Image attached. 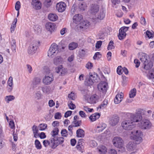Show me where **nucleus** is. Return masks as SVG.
I'll return each instance as SVG.
<instances>
[{
  "label": "nucleus",
  "mask_w": 154,
  "mask_h": 154,
  "mask_svg": "<svg viewBox=\"0 0 154 154\" xmlns=\"http://www.w3.org/2000/svg\"><path fill=\"white\" fill-rule=\"evenodd\" d=\"M139 127L142 129L148 130L150 129L152 125L150 121L148 119H143L138 124Z\"/></svg>",
  "instance_id": "nucleus-6"
},
{
  "label": "nucleus",
  "mask_w": 154,
  "mask_h": 154,
  "mask_svg": "<svg viewBox=\"0 0 154 154\" xmlns=\"http://www.w3.org/2000/svg\"><path fill=\"white\" fill-rule=\"evenodd\" d=\"M86 7V5L82 3H80L79 5V8L80 9V11H84Z\"/></svg>",
  "instance_id": "nucleus-45"
},
{
  "label": "nucleus",
  "mask_w": 154,
  "mask_h": 154,
  "mask_svg": "<svg viewBox=\"0 0 154 154\" xmlns=\"http://www.w3.org/2000/svg\"><path fill=\"white\" fill-rule=\"evenodd\" d=\"M58 18L57 15L54 13H50L49 14V20L52 21L57 20Z\"/></svg>",
  "instance_id": "nucleus-28"
},
{
  "label": "nucleus",
  "mask_w": 154,
  "mask_h": 154,
  "mask_svg": "<svg viewBox=\"0 0 154 154\" xmlns=\"http://www.w3.org/2000/svg\"><path fill=\"white\" fill-rule=\"evenodd\" d=\"M108 103V100L105 99L101 104L99 106V108L100 109H104L105 108Z\"/></svg>",
  "instance_id": "nucleus-37"
},
{
  "label": "nucleus",
  "mask_w": 154,
  "mask_h": 154,
  "mask_svg": "<svg viewBox=\"0 0 154 154\" xmlns=\"http://www.w3.org/2000/svg\"><path fill=\"white\" fill-rule=\"evenodd\" d=\"M47 124L44 123L40 124L38 126V129L40 131H44L47 128Z\"/></svg>",
  "instance_id": "nucleus-38"
},
{
  "label": "nucleus",
  "mask_w": 154,
  "mask_h": 154,
  "mask_svg": "<svg viewBox=\"0 0 154 154\" xmlns=\"http://www.w3.org/2000/svg\"><path fill=\"white\" fill-rule=\"evenodd\" d=\"M56 72L61 75H63L67 72L66 69L63 68L62 66L60 65L56 68Z\"/></svg>",
  "instance_id": "nucleus-14"
},
{
  "label": "nucleus",
  "mask_w": 154,
  "mask_h": 154,
  "mask_svg": "<svg viewBox=\"0 0 154 154\" xmlns=\"http://www.w3.org/2000/svg\"><path fill=\"white\" fill-rule=\"evenodd\" d=\"M35 33L37 34H39L41 31V29L40 27L39 26H38L37 27H35Z\"/></svg>",
  "instance_id": "nucleus-59"
},
{
  "label": "nucleus",
  "mask_w": 154,
  "mask_h": 154,
  "mask_svg": "<svg viewBox=\"0 0 154 154\" xmlns=\"http://www.w3.org/2000/svg\"><path fill=\"white\" fill-rule=\"evenodd\" d=\"M39 46V42L35 41L32 42L30 45L28 49V53L32 55L35 53Z\"/></svg>",
  "instance_id": "nucleus-5"
},
{
  "label": "nucleus",
  "mask_w": 154,
  "mask_h": 154,
  "mask_svg": "<svg viewBox=\"0 0 154 154\" xmlns=\"http://www.w3.org/2000/svg\"><path fill=\"white\" fill-rule=\"evenodd\" d=\"M35 147L38 149H41L42 148V146L40 141L37 139H36L35 142Z\"/></svg>",
  "instance_id": "nucleus-40"
},
{
  "label": "nucleus",
  "mask_w": 154,
  "mask_h": 154,
  "mask_svg": "<svg viewBox=\"0 0 154 154\" xmlns=\"http://www.w3.org/2000/svg\"><path fill=\"white\" fill-rule=\"evenodd\" d=\"M73 123L74 124V127H77L80 126L82 124V121L81 120L76 121H73Z\"/></svg>",
  "instance_id": "nucleus-48"
},
{
  "label": "nucleus",
  "mask_w": 154,
  "mask_h": 154,
  "mask_svg": "<svg viewBox=\"0 0 154 154\" xmlns=\"http://www.w3.org/2000/svg\"><path fill=\"white\" fill-rule=\"evenodd\" d=\"M102 44V42L101 41H97L95 47L97 49L100 48L101 47Z\"/></svg>",
  "instance_id": "nucleus-63"
},
{
  "label": "nucleus",
  "mask_w": 154,
  "mask_h": 154,
  "mask_svg": "<svg viewBox=\"0 0 154 154\" xmlns=\"http://www.w3.org/2000/svg\"><path fill=\"white\" fill-rule=\"evenodd\" d=\"M83 19L82 15L80 14L75 15L73 17V22L76 24L79 23Z\"/></svg>",
  "instance_id": "nucleus-15"
},
{
  "label": "nucleus",
  "mask_w": 154,
  "mask_h": 154,
  "mask_svg": "<svg viewBox=\"0 0 154 154\" xmlns=\"http://www.w3.org/2000/svg\"><path fill=\"white\" fill-rule=\"evenodd\" d=\"M131 138L134 140L137 144H139L142 140V132L140 130L134 131L131 132Z\"/></svg>",
  "instance_id": "nucleus-3"
},
{
  "label": "nucleus",
  "mask_w": 154,
  "mask_h": 154,
  "mask_svg": "<svg viewBox=\"0 0 154 154\" xmlns=\"http://www.w3.org/2000/svg\"><path fill=\"white\" fill-rule=\"evenodd\" d=\"M97 100V95H94L90 97L89 102L91 104H94L96 103Z\"/></svg>",
  "instance_id": "nucleus-31"
},
{
  "label": "nucleus",
  "mask_w": 154,
  "mask_h": 154,
  "mask_svg": "<svg viewBox=\"0 0 154 154\" xmlns=\"http://www.w3.org/2000/svg\"><path fill=\"white\" fill-rule=\"evenodd\" d=\"M108 84L106 82H102L98 85L97 88L98 90L103 93V95H104L107 89Z\"/></svg>",
  "instance_id": "nucleus-8"
},
{
  "label": "nucleus",
  "mask_w": 154,
  "mask_h": 154,
  "mask_svg": "<svg viewBox=\"0 0 154 154\" xmlns=\"http://www.w3.org/2000/svg\"><path fill=\"white\" fill-rule=\"evenodd\" d=\"M140 60L143 64L145 62H147L149 60L147 59V55L145 54L144 55H143L140 58Z\"/></svg>",
  "instance_id": "nucleus-39"
},
{
  "label": "nucleus",
  "mask_w": 154,
  "mask_h": 154,
  "mask_svg": "<svg viewBox=\"0 0 154 154\" xmlns=\"http://www.w3.org/2000/svg\"><path fill=\"white\" fill-rule=\"evenodd\" d=\"M78 46V44L75 42H72L69 44V49L70 50H73L75 49Z\"/></svg>",
  "instance_id": "nucleus-35"
},
{
  "label": "nucleus",
  "mask_w": 154,
  "mask_h": 154,
  "mask_svg": "<svg viewBox=\"0 0 154 154\" xmlns=\"http://www.w3.org/2000/svg\"><path fill=\"white\" fill-rule=\"evenodd\" d=\"M41 82V79L38 77H35L32 81V85L33 88L37 87L38 85L40 84Z\"/></svg>",
  "instance_id": "nucleus-20"
},
{
  "label": "nucleus",
  "mask_w": 154,
  "mask_h": 154,
  "mask_svg": "<svg viewBox=\"0 0 154 154\" xmlns=\"http://www.w3.org/2000/svg\"><path fill=\"white\" fill-rule=\"evenodd\" d=\"M95 16L96 18L101 20L104 17L105 14L103 9H100Z\"/></svg>",
  "instance_id": "nucleus-19"
},
{
  "label": "nucleus",
  "mask_w": 154,
  "mask_h": 154,
  "mask_svg": "<svg viewBox=\"0 0 154 154\" xmlns=\"http://www.w3.org/2000/svg\"><path fill=\"white\" fill-rule=\"evenodd\" d=\"M90 145L91 147H94L97 146V143L95 140H91L90 141Z\"/></svg>",
  "instance_id": "nucleus-54"
},
{
  "label": "nucleus",
  "mask_w": 154,
  "mask_h": 154,
  "mask_svg": "<svg viewBox=\"0 0 154 154\" xmlns=\"http://www.w3.org/2000/svg\"><path fill=\"white\" fill-rule=\"evenodd\" d=\"M84 109L85 111L87 112H92L93 110V109L90 108L86 106L84 107Z\"/></svg>",
  "instance_id": "nucleus-61"
},
{
  "label": "nucleus",
  "mask_w": 154,
  "mask_h": 154,
  "mask_svg": "<svg viewBox=\"0 0 154 154\" xmlns=\"http://www.w3.org/2000/svg\"><path fill=\"white\" fill-rule=\"evenodd\" d=\"M8 85L9 87L8 89V91L9 92L11 91L13 89V80L12 78L11 77H10L8 82Z\"/></svg>",
  "instance_id": "nucleus-30"
},
{
  "label": "nucleus",
  "mask_w": 154,
  "mask_h": 154,
  "mask_svg": "<svg viewBox=\"0 0 154 154\" xmlns=\"http://www.w3.org/2000/svg\"><path fill=\"white\" fill-rule=\"evenodd\" d=\"M109 154H117L116 151L114 149H109L108 152Z\"/></svg>",
  "instance_id": "nucleus-64"
},
{
  "label": "nucleus",
  "mask_w": 154,
  "mask_h": 154,
  "mask_svg": "<svg viewBox=\"0 0 154 154\" xmlns=\"http://www.w3.org/2000/svg\"><path fill=\"white\" fill-rule=\"evenodd\" d=\"M106 127V125L103 123L99 124L96 128V130L99 132L102 131Z\"/></svg>",
  "instance_id": "nucleus-23"
},
{
  "label": "nucleus",
  "mask_w": 154,
  "mask_h": 154,
  "mask_svg": "<svg viewBox=\"0 0 154 154\" xmlns=\"http://www.w3.org/2000/svg\"><path fill=\"white\" fill-rule=\"evenodd\" d=\"M61 134L62 137H66L68 135V132L67 131L66 129H62L61 131Z\"/></svg>",
  "instance_id": "nucleus-43"
},
{
  "label": "nucleus",
  "mask_w": 154,
  "mask_h": 154,
  "mask_svg": "<svg viewBox=\"0 0 154 154\" xmlns=\"http://www.w3.org/2000/svg\"><path fill=\"white\" fill-rule=\"evenodd\" d=\"M117 73L120 75L122 74V68L121 66H118L117 69Z\"/></svg>",
  "instance_id": "nucleus-57"
},
{
  "label": "nucleus",
  "mask_w": 154,
  "mask_h": 154,
  "mask_svg": "<svg viewBox=\"0 0 154 154\" xmlns=\"http://www.w3.org/2000/svg\"><path fill=\"white\" fill-rule=\"evenodd\" d=\"M127 149L130 151H133L135 149V145L134 143L130 142L127 146Z\"/></svg>",
  "instance_id": "nucleus-24"
},
{
  "label": "nucleus",
  "mask_w": 154,
  "mask_h": 154,
  "mask_svg": "<svg viewBox=\"0 0 154 154\" xmlns=\"http://www.w3.org/2000/svg\"><path fill=\"white\" fill-rule=\"evenodd\" d=\"M123 97V94L122 93L116 95L114 100L115 103L117 104L119 103L122 100Z\"/></svg>",
  "instance_id": "nucleus-16"
},
{
  "label": "nucleus",
  "mask_w": 154,
  "mask_h": 154,
  "mask_svg": "<svg viewBox=\"0 0 154 154\" xmlns=\"http://www.w3.org/2000/svg\"><path fill=\"white\" fill-rule=\"evenodd\" d=\"M13 44L11 45V48L13 52H15L16 50V42L15 40H13Z\"/></svg>",
  "instance_id": "nucleus-46"
},
{
  "label": "nucleus",
  "mask_w": 154,
  "mask_h": 154,
  "mask_svg": "<svg viewBox=\"0 0 154 154\" xmlns=\"http://www.w3.org/2000/svg\"><path fill=\"white\" fill-rule=\"evenodd\" d=\"M100 116V114L99 113H95L92 114L89 118L92 122H94L99 119Z\"/></svg>",
  "instance_id": "nucleus-22"
},
{
  "label": "nucleus",
  "mask_w": 154,
  "mask_h": 154,
  "mask_svg": "<svg viewBox=\"0 0 154 154\" xmlns=\"http://www.w3.org/2000/svg\"><path fill=\"white\" fill-rule=\"evenodd\" d=\"M99 6L97 4H92L90 9L91 13L95 15L100 11Z\"/></svg>",
  "instance_id": "nucleus-13"
},
{
  "label": "nucleus",
  "mask_w": 154,
  "mask_h": 154,
  "mask_svg": "<svg viewBox=\"0 0 154 154\" xmlns=\"http://www.w3.org/2000/svg\"><path fill=\"white\" fill-rule=\"evenodd\" d=\"M66 4L63 2H60L57 3L56 5V8L57 11L60 12L64 11L66 8Z\"/></svg>",
  "instance_id": "nucleus-9"
},
{
  "label": "nucleus",
  "mask_w": 154,
  "mask_h": 154,
  "mask_svg": "<svg viewBox=\"0 0 154 154\" xmlns=\"http://www.w3.org/2000/svg\"><path fill=\"white\" fill-rule=\"evenodd\" d=\"M122 128L125 130H129L132 129L135 127L133 122L129 118L122 122Z\"/></svg>",
  "instance_id": "nucleus-7"
},
{
  "label": "nucleus",
  "mask_w": 154,
  "mask_h": 154,
  "mask_svg": "<svg viewBox=\"0 0 154 154\" xmlns=\"http://www.w3.org/2000/svg\"><path fill=\"white\" fill-rule=\"evenodd\" d=\"M143 110L141 109H137L136 111V113L134 114H131L129 116L130 117L129 118L130 120L133 122H138L141 121L142 119L141 113Z\"/></svg>",
  "instance_id": "nucleus-2"
},
{
  "label": "nucleus",
  "mask_w": 154,
  "mask_h": 154,
  "mask_svg": "<svg viewBox=\"0 0 154 154\" xmlns=\"http://www.w3.org/2000/svg\"><path fill=\"white\" fill-rule=\"evenodd\" d=\"M136 89L135 88L131 90L129 93V97L131 98L134 97L136 95Z\"/></svg>",
  "instance_id": "nucleus-36"
},
{
  "label": "nucleus",
  "mask_w": 154,
  "mask_h": 154,
  "mask_svg": "<svg viewBox=\"0 0 154 154\" xmlns=\"http://www.w3.org/2000/svg\"><path fill=\"white\" fill-rule=\"evenodd\" d=\"M101 55L99 52H97L94 54L93 58L94 60H96L97 59L100 58L101 57Z\"/></svg>",
  "instance_id": "nucleus-53"
},
{
  "label": "nucleus",
  "mask_w": 154,
  "mask_h": 154,
  "mask_svg": "<svg viewBox=\"0 0 154 154\" xmlns=\"http://www.w3.org/2000/svg\"><path fill=\"white\" fill-rule=\"evenodd\" d=\"M55 26L56 25L53 23H49V31L51 34L55 30Z\"/></svg>",
  "instance_id": "nucleus-32"
},
{
  "label": "nucleus",
  "mask_w": 154,
  "mask_h": 154,
  "mask_svg": "<svg viewBox=\"0 0 154 154\" xmlns=\"http://www.w3.org/2000/svg\"><path fill=\"white\" fill-rule=\"evenodd\" d=\"M57 45L55 43L53 44L51 46L49 49L51 54H52L55 53L57 49Z\"/></svg>",
  "instance_id": "nucleus-26"
},
{
  "label": "nucleus",
  "mask_w": 154,
  "mask_h": 154,
  "mask_svg": "<svg viewBox=\"0 0 154 154\" xmlns=\"http://www.w3.org/2000/svg\"><path fill=\"white\" fill-rule=\"evenodd\" d=\"M90 23L88 21H84L80 23L79 24V26L80 29H87L90 25Z\"/></svg>",
  "instance_id": "nucleus-17"
},
{
  "label": "nucleus",
  "mask_w": 154,
  "mask_h": 154,
  "mask_svg": "<svg viewBox=\"0 0 154 154\" xmlns=\"http://www.w3.org/2000/svg\"><path fill=\"white\" fill-rule=\"evenodd\" d=\"M97 149L100 154H104L107 152V149L104 146H99L97 147Z\"/></svg>",
  "instance_id": "nucleus-18"
},
{
  "label": "nucleus",
  "mask_w": 154,
  "mask_h": 154,
  "mask_svg": "<svg viewBox=\"0 0 154 154\" xmlns=\"http://www.w3.org/2000/svg\"><path fill=\"white\" fill-rule=\"evenodd\" d=\"M68 97L70 99L74 100L76 98V95L74 93H73L72 92L70 94H68Z\"/></svg>",
  "instance_id": "nucleus-47"
},
{
  "label": "nucleus",
  "mask_w": 154,
  "mask_h": 154,
  "mask_svg": "<svg viewBox=\"0 0 154 154\" xmlns=\"http://www.w3.org/2000/svg\"><path fill=\"white\" fill-rule=\"evenodd\" d=\"M68 106L69 109H73L75 108V105L73 104L71 101H70L68 103Z\"/></svg>",
  "instance_id": "nucleus-52"
},
{
  "label": "nucleus",
  "mask_w": 154,
  "mask_h": 154,
  "mask_svg": "<svg viewBox=\"0 0 154 154\" xmlns=\"http://www.w3.org/2000/svg\"><path fill=\"white\" fill-rule=\"evenodd\" d=\"M89 78L88 81L92 83L94 82H98V79H97V76L94 74L92 75L91 73H89Z\"/></svg>",
  "instance_id": "nucleus-21"
},
{
  "label": "nucleus",
  "mask_w": 154,
  "mask_h": 154,
  "mask_svg": "<svg viewBox=\"0 0 154 154\" xmlns=\"http://www.w3.org/2000/svg\"><path fill=\"white\" fill-rule=\"evenodd\" d=\"M32 129L34 137L35 138H37V136H38V133L39 130L38 127L37 126L35 125H34L32 127Z\"/></svg>",
  "instance_id": "nucleus-25"
},
{
  "label": "nucleus",
  "mask_w": 154,
  "mask_h": 154,
  "mask_svg": "<svg viewBox=\"0 0 154 154\" xmlns=\"http://www.w3.org/2000/svg\"><path fill=\"white\" fill-rule=\"evenodd\" d=\"M43 73L45 75V77L43 79V83L45 85H48V67L45 66L43 68Z\"/></svg>",
  "instance_id": "nucleus-10"
},
{
  "label": "nucleus",
  "mask_w": 154,
  "mask_h": 154,
  "mask_svg": "<svg viewBox=\"0 0 154 154\" xmlns=\"http://www.w3.org/2000/svg\"><path fill=\"white\" fill-rule=\"evenodd\" d=\"M114 146L119 149H121L122 152L125 151V148L123 147V141L122 139L119 137H115L112 140Z\"/></svg>",
  "instance_id": "nucleus-4"
},
{
  "label": "nucleus",
  "mask_w": 154,
  "mask_h": 154,
  "mask_svg": "<svg viewBox=\"0 0 154 154\" xmlns=\"http://www.w3.org/2000/svg\"><path fill=\"white\" fill-rule=\"evenodd\" d=\"M114 43L113 41L111 40L110 41L108 46L107 49L108 50H111L115 48L114 45Z\"/></svg>",
  "instance_id": "nucleus-41"
},
{
  "label": "nucleus",
  "mask_w": 154,
  "mask_h": 154,
  "mask_svg": "<svg viewBox=\"0 0 154 154\" xmlns=\"http://www.w3.org/2000/svg\"><path fill=\"white\" fill-rule=\"evenodd\" d=\"M21 7V4L20 2L19 1H17L16 2L15 5V9L16 11L19 10Z\"/></svg>",
  "instance_id": "nucleus-49"
},
{
  "label": "nucleus",
  "mask_w": 154,
  "mask_h": 154,
  "mask_svg": "<svg viewBox=\"0 0 154 154\" xmlns=\"http://www.w3.org/2000/svg\"><path fill=\"white\" fill-rule=\"evenodd\" d=\"M126 35V33L121 31L119 30V34L118 36L119 39L120 40H122L124 39Z\"/></svg>",
  "instance_id": "nucleus-33"
},
{
  "label": "nucleus",
  "mask_w": 154,
  "mask_h": 154,
  "mask_svg": "<svg viewBox=\"0 0 154 154\" xmlns=\"http://www.w3.org/2000/svg\"><path fill=\"white\" fill-rule=\"evenodd\" d=\"M129 28V27H128L123 26L121 27L119 30L121 31L126 33V32L128 30Z\"/></svg>",
  "instance_id": "nucleus-56"
},
{
  "label": "nucleus",
  "mask_w": 154,
  "mask_h": 154,
  "mask_svg": "<svg viewBox=\"0 0 154 154\" xmlns=\"http://www.w3.org/2000/svg\"><path fill=\"white\" fill-rule=\"evenodd\" d=\"M5 99L7 101V103H9L10 101H12L14 99V97L13 96L9 95L7 96Z\"/></svg>",
  "instance_id": "nucleus-50"
},
{
  "label": "nucleus",
  "mask_w": 154,
  "mask_h": 154,
  "mask_svg": "<svg viewBox=\"0 0 154 154\" xmlns=\"http://www.w3.org/2000/svg\"><path fill=\"white\" fill-rule=\"evenodd\" d=\"M42 95L40 92L38 91L35 94V98L37 100H39L41 99Z\"/></svg>",
  "instance_id": "nucleus-55"
},
{
  "label": "nucleus",
  "mask_w": 154,
  "mask_h": 154,
  "mask_svg": "<svg viewBox=\"0 0 154 154\" xmlns=\"http://www.w3.org/2000/svg\"><path fill=\"white\" fill-rule=\"evenodd\" d=\"M76 136L78 137H83L85 135L84 131L82 129H79L76 131Z\"/></svg>",
  "instance_id": "nucleus-27"
},
{
  "label": "nucleus",
  "mask_w": 154,
  "mask_h": 154,
  "mask_svg": "<svg viewBox=\"0 0 154 154\" xmlns=\"http://www.w3.org/2000/svg\"><path fill=\"white\" fill-rule=\"evenodd\" d=\"M143 64L144 68L146 70L151 69L152 66V63L149 60L144 63Z\"/></svg>",
  "instance_id": "nucleus-29"
},
{
  "label": "nucleus",
  "mask_w": 154,
  "mask_h": 154,
  "mask_svg": "<svg viewBox=\"0 0 154 154\" xmlns=\"http://www.w3.org/2000/svg\"><path fill=\"white\" fill-rule=\"evenodd\" d=\"M134 62L135 64V67L136 68H138L139 67L140 65V62L137 59H135L134 60Z\"/></svg>",
  "instance_id": "nucleus-62"
},
{
  "label": "nucleus",
  "mask_w": 154,
  "mask_h": 154,
  "mask_svg": "<svg viewBox=\"0 0 154 154\" xmlns=\"http://www.w3.org/2000/svg\"><path fill=\"white\" fill-rule=\"evenodd\" d=\"M83 140V139H82L80 140L76 146L77 149L82 152L84 147L83 145L82 144V143L81 142V140Z\"/></svg>",
  "instance_id": "nucleus-34"
},
{
  "label": "nucleus",
  "mask_w": 154,
  "mask_h": 154,
  "mask_svg": "<svg viewBox=\"0 0 154 154\" xmlns=\"http://www.w3.org/2000/svg\"><path fill=\"white\" fill-rule=\"evenodd\" d=\"M61 60V58L60 56L56 57L54 59V63L55 65L59 64Z\"/></svg>",
  "instance_id": "nucleus-44"
},
{
  "label": "nucleus",
  "mask_w": 154,
  "mask_h": 154,
  "mask_svg": "<svg viewBox=\"0 0 154 154\" xmlns=\"http://www.w3.org/2000/svg\"><path fill=\"white\" fill-rule=\"evenodd\" d=\"M33 8L38 10L40 9L42 7V3L39 0H32L31 3Z\"/></svg>",
  "instance_id": "nucleus-11"
},
{
  "label": "nucleus",
  "mask_w": 154,
  "mask_h": 154,
  "mask_svg": "<svg viewBox=\"0 0 154 154\" xmlns=\"http://www.w3.org/2000/svg\"><path fill=\"white\" fill-rule=\"evenodd\" d=\"M9 125L11 129H14L15 128L14 123L13 120H11L9 122Z\"/></svg>",
  "instance_id": "nucleus-58"
},
{
  "label": "nucleus",
  "mask_w": 154,
  "mask_h": 154,
  "mask_svg": "<svg viewBox=\"0 0 154 154\" xmlns=\"http://www.w3.org/2000/svg\"><path fill=\"white\" fill-rule=\"evenodd\" d=\"M119 117L117 116H114L112 117L109 121V124L112 126H115L119 122Z\"/></svg>",
  "instance_id": "nucleus-12"
},
{
  "label": "nucleus",
  "mask_w": 154,
  "mask_h": 154,
  "mask_svg": "<svg viewBox=\"0 0 154 154\" xmlns=\"http://www.w3.org/2000/svg\"><path fill=\"white\" fill-rule=\"evenodd\" d=\"M59 132L58 128H55L53 129L51 133L52 137L50 142L49 141V145L51 146L52 148H55L59 144L63 143L64 141V139L63 137L57 136Z\"/></svg>",
  "instance_id": "nucleus-1"
},
{
  "label": "nucleus",
  "mask_w": 154,
  "mask_h": 154,
  "mask_svg": "<svg viewBox=\"0 0 154 154\" xmlns=\"http://www.w3.org/2000/svg\"><path fill=\"white\" fill-rule=\"evenodd\" d=\"M146 33V35L149 38H152L154 36V34H153L149 31H147Z\"/></svg>",
  "instance_id": "nucleus-51"
},
{
  "label": "nucleus",
  "mask_w": 154,
  "mask_h": 154,
  "mask_svg": "<svg viewBox=\"0 0 154 154\" xmlns=\"http://www.w3.org/2000/svg\"><path fill=\"white\" fill-rule=\"evenodd\" d=\"M148 78L152 80L154 79V69H152L149 71Z\"/></svg>",
  "instance_id": "nucleus-42"
},
{
  "label": "nucleus",
  "mask_w": 154,
  "mask_h": 154,
  "mask_svg": "<svg viewBox=\"0 0 154 154\" xmlns=\"http://www.w3.org/2000/svg\"><path fill=\"white\" fill-rule=\"evenodd\" d=\"M79 114L82 118H85L87 117L86 114L82 111H80L79 112Z\"/></svg>",
  "instance_id": "nucleus-60"
}]
</instances>
